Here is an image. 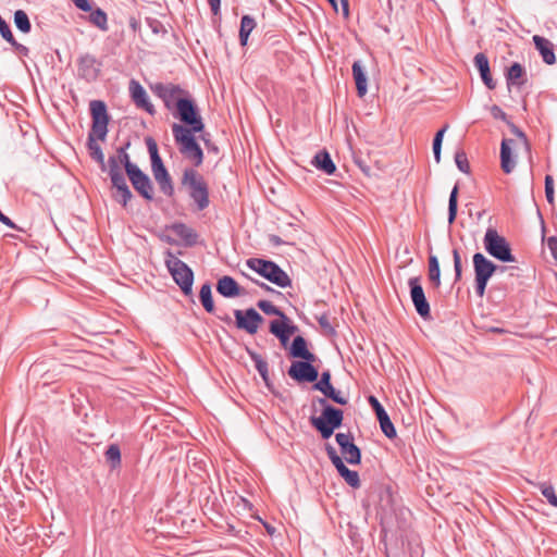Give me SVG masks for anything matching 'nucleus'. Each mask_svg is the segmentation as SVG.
Here are the masks:
<instances>
[{
  "mask_svg": "<svg viewBox=\"0 0 557 557\" xmlns=\"http://www.w3.org/2000/svg\"><path fill=\"white\" fill-rule=\"evenodd\" d=\"M146 145L150 154L151 172L154 181L159 185L161 193L168 197H172L174 195V184L159 154L158 145L152 137L146 138Z\"/></svg>",
  "mask_w": 557,
  "mask_h": 557,
  "instance_id": "423d86ee",
  "label": "nucleus"
},
{
  "mask_svg": "<svg viewBox=\"0 0 557 557\" xmlns=\"http://www.w3.org/2000/svg\"><path fill=\"white\" fill-rule=\"evenodd\" d=\"M318 403L323 407L321 416H312L310 423L321 434L322 438L327 440L342 425L344 412L330 405L325 398H318Z\"/></svg>",
  "mask_w": 557,
  "mask_h": 557,
  "instance_id": "7ed1b4c3",
  "label": "nucleus"
},
{
  "mask_svg": "<svg viewBox=\"0 0 557 557\" xmlns=\"http://www.w3.org/2000/svg\"><path fill=\"white\" fill-rule=\"evenodd\" d=\"M96 135L95 134H88V141L87 146L90 152V157L92 160H95L99 165L101 171H107V164L104 162V154L102 152L101 147L96 143Z\"/></svg>",
  "mask_w": 557,
  "mask_h": 557,
  "instance_id": "c85d7f7f",
  "label": "nucleus"
},
{
  "mask_svg": "<svg viewBox=\"0 0 557 557\" xmlns=\"http://www.w3.org/2000/svg\"><path fill=\"white\" fill-rule=\"evenodd\" d=\"M311 362L312 361H306L302 359L301 361H294L288 369V375L297 382H315L318 380L319 372Z\"/></svg>",
  "mask_w": 557,
  "mask_h": 557,
  "instance_id": "4468645a",
  "label": "nucleus"
},
{
  "mask_svg": "<svg viewBox=\"0 0 557 557\" xmlns=\"http://www.w3.org/2000/svg\"><path fill=\"white\" fill-rule=\"evenodd\" d=\"M186 125L188 126L187 131H190V134L194 136L196 133H201L205 128V124L200 114H197L195 117L189 120Z\"/></svg>",
  "mask_w": 557,
  "mask_h": 557,
  "instance_id": "c03bdc74",
  "label": "nucleus"
},
{
  "mask_svg": "<svg viewBox=\"0 0 557 557\" xmlns=\"http://www.w3.org/2000/svg\"><path fill=\"white\" fill-rule=\"evenodd\" d=\"M547 247L553 256V258L557 261V237L550 236L547 238Z\"/></svg>",
  "mask_w": 557,
  "mask_h": 557,
  "instance_id": "bf43d9fd",
  "label": "nucleus"
},
{
  "mask_svg": "<svg viewBox=\"0 0 557 557\" xmlns=\"http://www.w3.org/2000/svg\"><path fill=\"white\" fill-rule=\"evenodd\" d=\"M336 443L339 446L341 454L344 459L350 465H358L361 460V451L354 443V436L350 432L337 433L335 435Z\"/></svg>",
  "mask_w": 557,
  "mask_h": 557,
  "instance_id": "f8f14e48",
  "label": "nucleus"
},
{
  "mask_svg": "<svg viewBox=\"0 0 557 557\" xmlns=\"http://www.w3.org/2000/svg\"><path fill=\"white\" fill-rule=\"evenodd\" d=\"M131 143L127 141L125 145L119 147L116 149V154L113 156L114 158H117V161L124 165L125 172H131V169H135L137 165L131 161L129 154L127 153V149L129 148Z\"/></svg>",
  "mask_w": 557,
  "mask_h": 557,
  "instance_id": "f704fd0d",
  "label": "nucleus"
},
{
  "mask_svg": "<svg viewBox=\"0 0 557 557\" xmlns=\"http://www.w3.org/2000/svg\"><path fill=\"white\" fill-rule=\"evenodd\" d=\"M289 355L293 358H299L306 361H314L315 356L308 350L307 341L302 336H296L293 339Z\"/></svg>",
  "mask_w": 557,
  "mask_h": 557,
  "instance_id": "b1692460",
  "label": "nucleus"
},
{
  "mask_svg": "<svg viewBox=\"0 0 557 557\" xmlns=\"http://www.w3.org/2000/svg\"><path fill=\"white\" fill-rule=\"evenodd\" d=\"M210 9L214 15H218L220 12L221 0H208Z\"/></svg>",
  "mask_w": 557,
  "mask_h": 557,
  "instance_id": "774afa93",
  "label": "nucleus"
},
{
  "mask_svg": "<svg viewBox=\"0 0 557 557\" xmlns=\"http://www.w3.org/2000/svg\"><path fill=\"white\" fill-rule=\"evenodd\" d=\"M453 259H454V270H455V282L461 280L462 276V263L459 250L457 248L453 249Z\"/></svg>",
  "mask_w": 557,
  "mask_h": 557,
  "instance_id": "09e8293b",
  "label": "nucleus"
},
{
  "mask_svg": "<svg viewBox=\"0 0 557 557\" xmlns=\"http://www.w3.org/2000/svg\"><path fill=\"white\" fill-rule=\"evenodd\" d=\"M325 449H326L327 456H329V458L331 459L332 463H334V462H336L337 460L342 459V458L337 455L336 449H335L332 445L327 444V445H326V447H325Z\"/></svg>",
  "mask_w": 557,
  "mask_h": 557,
  "instance_id": "e2e57ef3",
  "label": "nucleus"
},
{
  "mask_svg": "<svg viewBox=\"0 0 557 557\" xmlns=\"http://www.w3.org/2000/svg\"><path fill=\"white\" fill-rule=\"evenodd\" d=\"M472 262L474 270V289L475 294L481 298L485 295L487 283L494 273H506V271L517 270L513 267L497 265L481 252L473 255Z\"/></svg>",
  "mask_w": 557,
  "mask_h": 557,
  "instance_id": "f03ea898",
  "label": "nucleus"
},
{
  "mask_svg": "<svg viewBox=\"0 0 557 557\" xmlns=\"http://www.w3.org/2000/svg\"><path fill=\"white\" fill-rule=\"evenodd\" d=\"M447 128H448V125H444V127H442L440 131H437V133L435 134L434 139H433V145L442 146L444 134L447 131Z\"/></svg>",
  "mask_w": 557,
  "mask_h": 557,
  "instance_id": "0e129e2a",
  "label": "nucleus"
},
{
  "mask_svg": "<svg viewBox=\"0 0 557 557\" xmlns=\"http://www.w3.org/2000/svg\"><path fill=\"white\" fill-rule=\"evenodd\" d=\"M524 75H525V71H524L523 66L520 63L515 62L511 64V66L507 71V75H506L507 84L521 86L524 84V79H523Z\"/></svg>",
  "mask_w": 557,
  "mask_h": 557,
  "instance_id": "7c9ffc66",
  "label": "nucleus"
},
{
  "mask_svg": "<svg viewBox=\"0 0 557 557\" xmlns=\"http://www.w3.org/2000/svg\"><path fill=\"white\" fill-rule=\"evenodd\" d=\"M286 321L285 319L273 320L270 322L269 331L274 336L286 334Z\"/></svg>",
  "mask_w": 557,
  "mask_h": 557,
  "instance_id": "49530a36",
  "label": "nucleus"
},
{
  "mask_svg": "<svg viewBox=\"0 0 557 557\" xmlns=\"http://www.w3.org/2000/svg\"><path fill=\"white\" fill-rule=\"evenodd\" d=\"M331 385V372L326 370L322 372L320 380L313 385V388L323 393Z\"/></svg>",
  "mask_w": 557,
  "mask_h": 557,
  "instance_id": "8fccbe9b",
  "label": "nucleus"
},
{
  "mask_svg": "<svg viewBox=\"0 0 557 557\" xmlns=\"http://www.w3.org/2000/svg\"><path fill=\"white\" fill-rule=\"evenodd\" d=\"M153 92L162 99L168 110L176 109V101L181 100V95L185 91L178 86L173 84L158 83L153 87Z\"/></svg>",
  "mask_w": 557,
  "mask_h": 557,
  "instance_id": "2eb2a0df",
  "label": "nucleus"
},
{
  "mask_svg": "<svg viewBox=\"0 0 557 557\" xmlns=\"http://www.w3.org/2000/svg\"><path fill=\"white\" fill-rule=\"evenodd\" d=\"M90 22L101 30H108V17L103 10L96 9L89 15Z\"/></svg>",
  "mask_w": 557,
  "mask_h": 557,
  "instance_id": "a19ab883",
  "label": "nucleus"
},
{
  "mask_svg": "<svg viewBox=\"0 0 557 557\" xmlns=\"http://www.w3.org/2000/svg\"><path fill=\"white\" fill-rule=\"evenodd\" d=\"M247 354L250 357L251 361L255 363V368L262 377L265 386L271 389L272 383L269 377V366L268 362L259 355L258 352L247 348Z\"/></svg>",
  "mask_w": 557,
  "mask_h": 557,
  "instance_id": "a878e982",
  "label": "nucleus"
},
{
  "mask_svg": "<svg viewBox=\"0 0 557 557\" xmlns=\"http://www.w3.org/2000/svg\"><path fill=\"white\" fill-rule=\"evenodd\" d=\"M322 394L338 405H347L348 403V399L344 397L339 391L335 389L333 385L326 388Z\"/></svg>",
  "mask_w": 557,
  "mask_h": 557,
  "instance_id": "37998d69",
  "label": "nucleus"
},
{
  "mask_svg": "<svg viewBox=\"0 0 557 557\" xmlns=\"http://www.w3.org/2000/svg\"><path fill=\"white\" fill-rule=\"evenodd\" d=\"M199 299L208 313H213L215 310L213 298H212V287L209 282L205 283L199 292Z\"/></svg>",
  "mask_w": 557,
  "mask_h": 557,
  "instance_id": "473e14b6",
  "label": "nucleus"
},
{
  "mask_svg": "<svg viewBox=\"0 0 557 557\" xmlns=\"http://www.w3.org/2000/svg\"><path fill=\"white\" fill-rule=\"evenodd\" d=\"M455 162H456L457 168L461 172L469 173L470 166H469L467 154L463 150H458L455 153Z\"/></svg>",
  "mask_w": 557,
  "mask_h": 557,
  "instance_id": "a18cd8bd",
  "label": "nucleus"
},
{
  "mask_svg": "<svg viewBox=\"0 0 557 557\" xmlns=\"http://www.w3.org/2000/svg\"><path fill=\"white\" fill-rule=\"evenodd\" d=\"M263 277L281 288L292 286V280L288 274L273 261H271L270 267L265 271Z\"/></svg>",
  "mask_w": 557,
  "mask_h": 557,
  "instance_id": "f3484780",
  "label": "nucleus"
},
{
  "mask_svg": "<svg viewBox=\"0 0 557 557\" xmlns=\"http://www.w3.org/2000/svg\"><path fill=\"white\" fill-rule=\"evenodd\" d=\"M256 27V21L250 15H244L240 21L239 41L242 46H246L248 37Z\"/></svg>",
  "mask_w": 557,
  "mask_h": 557,
  "instance_id": "72a5a7b5",
  "label": "nucleus"
},
{
  "mask_svg": "<svg viewBox=\"0 0 557 557\" xmlns=\"http://www.w3.org/2000/svg\"><path fill=\"white\" fill-rule=\"evenodd\" d=\"M198 112V108L194 100L184 98L176 101V113L174 114L181 122L186 124L189 120L195 117Z\"/></svg>",
  "mask_w": 557,
  "mask_h": 557,
  "instance_id": "4be33fe9",
  "label": "nucleus"
},
{
  "mask_svg": "<svg viewBox=\"0 0 557 557\" xmlns=\"http://www.w3.org/2000/svg\"><path fill=\"white\" fill-rule=\"evenodd\" d=\"M286 321L285 319L273 320L270 322L269 331L274 336L286 334Z\"/></svg>",
  "mask_w": 557,
  "mask_h": 557,
  "instance_id": "de8ad7c7",
  "label": "nucleus"
},
{
  "mask_svg": "<svg viewBox=\"0 0 557 557\" xmlns=\"http://www.w3.org/2000/svg\"><path fill=\"white\" fill-rule=\"evenodd\" d=\"M78 71L83 77L88 81L96 79L99 74V63L96 58L89 53L83 54L77 61Z\"/></svg>",
  "mask_w": 557,
  "mask_h": 557,
  "instance_id": "6ab92c4d",
  "label": "nucleus"
},
{
  "mask_svg": "<svg viewBox=\"0 0 557 557\" xmlns=\"http://www.w3.org/2000/svg\"><path fill=\"white\" fill-rule=\"evenodd\" d=\"M10 45H12L14 47V49L23 54V55H27L29 50L26 46L22 45V44H18L15 38L13 37V41H8Z\"/></svg>",
  "mask_w": 557,
  "mask_h": 557,
  "instance_id": "680f3d73",
  "label": "nucleus"
},
{
  "mask_svg": "<svg viewBox=\"0 0 557 557\" xmlns=\"http://www.w3.org/2000/svg\"><path fill=\"white\" fill-rule=\"evenodd\" d=\"M458 185H455L449 195L448 200V223L453 224L457 216L458 210Z\"/></svg>",
  "mask_w": 557,
  "mask_h": 557,
  "instance_id": "e433bc0d",
  "label": "nucleus"
},
{
  "mask_svg": "<svg viewBox=\"0 0 557 557\" xmlns=\"http://www.w3.org/2000/svg\"><path fill=\"white\" fill-rule=\"evenodd\" d=\"M91 114V131L89 134H95L97 139L104 140L108 134L109 115L107 106L101 100H92L89 103Z\"/></svg>",
  "mask_w": 557,
  "mask_h": 557,
  "instance_id": "1a4fd4ad",
  "label": "nucleus"
},
{
  "mask_svg": "<svg viewBox=\"0 0 557 557\" xmlns=\"http://www.w3.org/2000/svg\"><path fill=\"white\" fill-rule=\"evenodd\" d=\"M172 133L180 152L191 161L195 168L200 166L203 162V151L190 131H187L186 126L174 123Z\"/></svg>",
  "mask_w": 557,
  "mask_h": 557,
  "instance_id": "39448f33",
  "label": "nucleus"
},
{
  "mask_svg": "<svg viewBox=\"0 0 557 557\" xmlns=\"http://www.w3.org/2000/svg\"><path fill=\"white\" fill-rule=\"evenodd\" d=\"M121 165L122 164L117 161V158L110 156L107 164L109 176L111 177L112 175L115 174H122L123 172L121 170Z\"/></svg>",
  "mask_w": 557,
  "mask_h": 557,
  "instance_id": "3c124183",
  "label": "nucleus"
},
{
  "mask_svg": "<svg viewBox=\"0 0 557 557\" xmlns=\"http://www.w3.org/2000/svg\"><path fill=\"white\" fill-rule=\"evenodd\" d=\"M129 92L132 100L137 108L145 110L150 115L156 113L153 104L149 101L148 95L145 88L135 79L129 83Z\"/></svg>",
  "mask_w": 557,
  "mask_h": 557,
  "instance_id": "dca6fc26",
  "label": "nucleus"
},
{
  "mask_svg": "<svg viewBox=\"0 0 557 557\" xmlns=\"http://www.w3.org/2000/svg\"><path fill=\"white\" fill-rule=\"evenodd\" d=\"M165 265L184 295H190L194 283L193 270L171 251L166 252Z\"/></svg>",
  "mask_w": 557,
  "mask_h": 557,
  "instance_id": "0eeeda50",
  "label": "nucleus"
},
{
  "mask_svg": "<svg viewBox=\"0 0 557 557\" xmlns=\"http://www.w3.org/2000/svg\"><path fill=\"white\" fill-rule=\"evenodd\" d=\"M236 327L253 335L257 333L260 323L263 322L262 315L253 308L246 310H234Z\"/></svg>",
  "mask_w": 557,
  "mask_h": 557,
  "instance_id": "9b49d317",
  "label": "nucleus"
},
{
  "mask_svg": "<svg viewBox=\"0 0 557 557\" xmlns=\"http://www.w3.org/2000/svg\"><path fill=\"white\" fill-rule=\"evenodd\" d=\"M216 292L225 298H234L243 295V289L238 283L228 275H224L218 280Z\"/></svg>",
  "mask_w": 557,
  "mask_h": 557,
  "instance_id": "aec40b11",
  "label": "nucleus"
},
{
  "mask_svg": "<svg viewBox=\"0 0 557 557\" xmlns=\"http://www.w3.org/2000/svg\"><path fill=\"white\" fill-rule=\"evenodd\" d=\"M352 76L356 82L357 92L359 97H363L367 94V75L363 71L360 61H355L352 64Z\"/></svg>",
  "mask_w": 557,
  "mask_h": 557,
  "instance_id": "cd10ccee",
  "label": "nucleus"
},
{
  "mask_svg": "<svg viewBox=\"0 0 557 557\" xmlns=\"http://www.w3.org/2000/svg\"><path fill=\"white\" fill-rule=\"evenodd\" d=\"M333 465L335 466V468L338 471V473L341 474V476H343L345 479V481L347 482L348 485H350L351 487H357L359 485L358 472L348 469L345 466L343 459L337 460Z\"/></svg>",
  "mask_w": 557,
  "mask_h": 557,
  "instance_id": "c756f323",
  "label": "nucleus"
},
{
  "mask_svg": "<svg viewBox=\"0 0 557 557\" xmlns=\"http://www.w3.org/2000/svg\"><path fill=\"white\" fill-rule=\"evenodd\" d=\"M112 187L115 188L114 198L116 201L122 203L125 207L128 201L133 198V194L126 183L124 174H115L110 177Z\"/></svg>",
  "mask_w": 557,
  "mask_h": 557,
  "instance_id": "a211bd4d",
  "label": "nucleus"
},
{
  "mask_svg": "<svg viewBox=\"0 0 557 557\" xmlns=\"http://www.w3.org/2000/svg\"><path fill=\"white\" fill-rule=\"evenodd\" d=\"M474 64L479 72L490 70L488 59L484 53H478L474 57Z\"/></svg>",
  "mask_w": 557,
  "mask_h": 557,
  "instance_id": "603ef678",
  "label": "nucleus"
},
{
  "mask_svg": "<svg viewBox=\"0 0 557 557\" xmlns=\"http://www.w3.org/2000/svg\"><path fill=\"white\" fill-rule=\"evenodd\" d=\"M319 325L327 333L335 334L334 327L331 325L327 314H321L317 318Z\"/></svg>",
  "mask_w": 557,
  "mask_h": 557,
  "instance_id": "6e6d98bb",
  "label": "nucleus"
},
{
  "mask_svg": "<svg viewBox=\"0 0 557 557\" xmlns=\"http://www.w3.org/2000/svg\"><path fill=\"white\" fill-rule=\"evenodd\" d=\"M510 128H511V132L521 139V141L523 143L525 148L529 149V141H528L525 134L519 127H517L515 124H510Z\"/></svg>",
  "mask_w": 557,
  "mask_h": 557,
  "instance_id": "052dcab7",
  "label": "nucleus"
},
{
  "mask_svg": "<svg viewBox=\"0 0 557 557\" xmlns=\"http://www.w3.org/2000/svg\"><path fill=\"white\" fill-rule=\"evenodd\" d=\"M74 3L79 10L84 12H88L91 10V5L88 2V0H74Z\"/></svg>",
  "mask_w": 557,
  "mask_h": 557,
  "instance_id": "69168bd1",
  "label": "nucleus"
},
{
  "mask_svg": "<svg viewBox=\"0 0 557 557\" xmlns=\"http://www.w3.org/2000/svg\"><path fill=\"white\" fill-rule=\"evenodd\" d=\"M172 133L180 152L191 161L195 168L200 166L203 162V151L190 131H187L186 126L174 123Z\"/></svg>",
  "mask_w": 557,
  "mask_h": 557,
  "instance_id": "20e7f679",
  "label": "nucleus"
},
{
  "mask_svg": "<svg viewBox=\"0 0 557 557\" xmlns=\"http://www.w3.org/2000/svg\"><path fill=\"white\" fill-rule=\"evenodd\" d=\"M480 75H481V78H482L483 83L485 84V86L488 89H494L496 87V83L492 78L490 70L484 71V72H480Z\"/></svg>",
  "mask_w": 557,
  "mask_h": 557,
  "instance_id": "4d7b16f0",
  "label": "nucleus"
},
{
  "mask_svg": "<svg viewBox=\"0 0 557 557\" xmlns=\"http://www.w3.org/2000/svg\"><path fill=\"white\" fill-rule=\"evenodd\" d=\"M134 189L146 200L151 201L153 199V185L149 176L143 172L138 166L131 169V172L126 173Z\"/></svg>",
  "mask_w": 557,
  "mask_h": 557,
  "instance_id": "ddd939ff",
  "label": "nucleus"
},
{
  "mask_svg": "<svg viewBox=\"0 0 557 557\" xmlns=\"http://www.w3.org/2000/svg\"><path fill=\"white\" fill-rule=\"evenodd\" d=\"M257 307L265 314L276 315L281 319L287 320V315L269 300H259L257 302Z\"/></svg>",
  "mask_w": 557,
  "mask_h": 557,
  "instance_id": "4c0bfd02",
  "label": "nucleus"
},
{
  "mask_svg": "<svg viewBox=\"0 0 557 557\" xmlns=\"http://www.w3.org/2000/svg\"><path fill=\"white\" fill-rule=\"evenodd\" d=\"M181 184L198 211L206 210L210 205L209 186L203 175L195 168H185Z\"/></svg>",
  "mask_w": 557,
  "mask_h": 557,
  "instance_id": "f257e3e1",
  "label": "nucleus"
},
{
  "mask_svg": "<svg viewBox=\"0 0 557 557\" xmlns=\"http://www.w3.org/2000/svg\"><path fill=\"white\" fill-rule=\"evenodd\" d=\"M379 422H380V428L386 437L394 438L396 436L395 426L392 423L388 414H385L384 417L380 418Z\"/></svg>",
  "mask_w": 557,
  "mask_h": 557,
  "instance_id": "79ce46f5",
  "label": "nucleus"
},
{
  "mask_svg": "<svg viewBox=\"0 0 557 557\" xmlns=\"http://www.w3.org/2000/svg\"><path fill=\"white\" fill-rule=\"evenodd\" d=\"M545 196L547 201L554 203V180L550 175L545 176Z\"/></svg>",
  "mask_w": 557,
  "mask_h": 557,
  "instance_id": "864d4df0",
  "label": "nucleus"
},
{
  "mask_svg": "<svg viewBox=\"0 0 557 557\" xmlns=\"http://www.w3.org/2000/svg\"><path fill=\"white\" fill-rule=\"evenodd\" d=\"M429 281L434 288H440L441 286V269L440 262L435 255L429 256V270H428Z\"/></svg>",
  "mask_w": 557,
  "mask_h": 557,
  "instance_id": "2f4dec72",
  "label": "nucleus"
},
{
  "mask_svg": "<svg viewBox=\"0 0 557 557\" xmlns=\"http://www.w3.org/2000/svg\"><path fill=\"white\" fill-rule=\"evenodd\" d=\"M408 285L410 288V298L413 304V307L417 313L423 319H431V310L430 304L425 297L424 289L421 285V280L419 276H413L408 280Z\"/></svg>",
  "mask_w": 557,
  "mask_h": 557,
  "instance_id": "9d476101",
  "label": "nucleus"
},
{
  "mask_svg": "<svg viewBox=\"0 0 557 557\" xmlns=\"http://www.w3.org/2000/svg\"><path fill=\"white\" fill-rule=\"evenodd\" d=\"M533 42L535 45V48L539 50L543 61L546 64L552 65L556 62V55L553 49V44L548 39L535 35L533 36Z\"/></svg>",
  "mask_w": 557,
  "mask_h": 557,
  "instance_id": "5701e85b",
  "label": "nucleus"
},
{
  "mask_svg": "<svg viewBox=\"0 0 557 557\" xmlns=\"http://www.w3.org/2000/svg\"><path fill=\"white\" fill-rule=\"evenodd\" d=\"M170 230L184 242L185 246L193 247L197 244L198 234L187 224L176 222L170 226Z\"/></svg>",
  "mask_w": 557,
  "mask_h": 557,
  "instance_id": "412c9836",
  "label": "nucleus"
},
{
  "mask_svg": "<svg viewBox=\"0 0 557 557\" xmlns=\"http://www.w3.org/2000/svg\"><path fill=\"white\" fill-rule=\"evenodd\" d=\"M492 114L495 119L506 120V113L498 106L492 107Z\"/></svg>",
  "mask_w": 557,
  "mask_h": 557,
  "instance_id": "338daca9",
  "label": "nucleus"
},
{
  "mask_svg": "<svg viewBox=\"0 0 557 557\" xmlns=\"http://www.w3.org/2000/svg\"><path fill=\"white\" fill-rule=\"evenodd\" d=\"M311 164L327 175H332L336 171V165L334 164L330 153L325 150L319 151L313 157Z\"/></svg>",
  "mask_w": 557,
  "mask_h": 557,
  "instance_id": "393cba45",
  "label": "nucleus"
},
{
  "mask_svg": "<svg viewBox=\"0 0 557 557\" xmlns=\"http://www.w3.org/2000/svg\"><path fill=\"white\" fill-rule=\"evenodd\" d=\"M369 403H370L372 409L374 410L377 420L380 418L384 417L385 414H387L384 407L381 405V403L374 396L369 397Z\"/></svg>",
  "mask_w": 557,
  "mask_h": 557,
  "instance_id": "5fc2aeb1",
  "label": "nucleus"
},
{
  "mask_svg": "<svg viewBox=\"0 0 557 557\" xmlns=\"http://www.w3.org/2000/svg\"><path fill=\"white\" fill-rule=\"evenodd\" d=\"M106 461L111 469H116L121 465V449L119 445L111 444L104 453Z\"/></svg>",
  "mask_w": 557,
  "mask_h": 557,
  "instance_id": "c9c22d12",
  "label": "nucleus"
},
{
  "mask_svg": "<svg viewBox=\"0 0 557 557\" xmlns=\"http://www.w3.org/2000/svg\"><path fill=\"white\" fill-rule=\"evenodd\" d=\"M512 139H503L500 145V165L505 173H510L515 168V161L511 159V147Z\"/></svg>",
  "mask_w": 557,
  "mask_h": 557,
  "instance_id": "bb28decb",
  "label": "nucleus"
},
{
  "mask_svg": "<svg viewBox=\"0 0 557 557\" xmlns=\"http://www.w3.org/2000/svg\"><path fill=\"white\" fill-rule=\"evenodd\" d=\"M271 260H264L259 258H250L246 261V264L249 269L257 272L259 275L263 277L265 271L270 267Z\"/></svg>",
  "mask_w": 557,
  "mask_h": 557,
  "instance_id": "ea45409f",
  "label": "nucleus"
},
{
  "mask_svg": "<svg viewBox=\"0 0 557 557\" xmlns=\"http://www.w3.org/2000/svg\"><path fill=\"white\" fill-rule=\"evenodd\" d=\"M483 245L486 252L500 262H515L516 258L511 252V247L507 239L498 232L488 227L483 238Z\"/></svg>",
  "mask_w": 557,
  "mask_h": 557,
  "instance_id": "6e6552de",
  "label": "nucleus"
},
{
  "mask_svg": "<svg viewBox=\"0 0 557 557\" xmlns=\"http://www.w3.org/2000/svg\"><path fill=\"white\" fill-rule=\"evenodd\" d=\"M14 23L15 26L22 32V33H29L32 28L30 21L28 18V15L23 10H17L14 13Z\"/></svg>",
  "mask_w": 557,
  "mask_h": 557,
  "instance_id": "58836bf2",
  "label": "nucleus"
},
{
  "mask_svg": "<svg viewBox=\"0 0 557 557\" xmlns=\"http://www.w3.org/2000/svg\"><path fill=\"white\" fill-rule=\"evenodd\" d=\"M543 496L547 499V502L557 507V495L556 490H541Z\"/></svg>",
  "mask_w": 557,
  "mask_h": 557,
  "instance_id": "13d9d810",
  "label": "nucleus"
}]
</instances>
